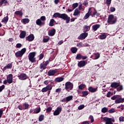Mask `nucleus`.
<instances>
[{"instance_id":"bb28decb","label":"nucleus","mask_w":124,"mask_h":124,"mask_svg":"<svg viewBox=\"0 0 124 124\" xmlns=\"http://www.w3.org/2000/svg\"><path fill=\"white\" fill-rule=\"evenodd\" d=\"M91 29V26H87V25H84L83 26V30L84 32H87V31H89Z\"/></svg>"},{"instance_id":"8fccbe9b","label":"nucleus","mask_w":124,"mask_h":124,"mask_svg":"<svg viewBox=\"0 0 124 124\" xmlns=\"http://www.w3.org/2000/svg\"><path fill=\"white\" fill-rule=\"evenodd\" d=\"M77 60H80L82 59V55L81 54H78L76 57Z\"/></svg>"},{"instance_id":"37998d69","label":"nucleus","mask_w":124,"mask_h":124,"mask_svg":"<svg viewBox=\"0 0 124 124\" xmlns=\"http://www.w3.org/2000/svg\"><path fill=\"white\" fill-rule=\"evenodd\" d=\"M3 3H7V0H0V5H2Z\"/></svg>"},{"instance_id":"5fc2aeb1","label":"nucleus","mask_w":124,"mask_h":124,"mask_svg":"<svg viewBox=\"0 0 124 124\" xmlns=\"http://www.w3.org/2000/svg\"><path fill=\"white\" fill-rule=\"evenodd\" d=\"M44 57V54H43V53H41L39 55V60L40 61L42 60V59H43Z\"/></svg>"},{"instance_id":"79ce46f5","label":"nucleus","mask_w":124,"mask_h":124,"mask_svg":"<svg viewBox=\"0 0 124 124\" xmlns=\"http://www.w3.org/2000/svg\"><path fill=\"white\" fill-rule=\"evenodd\" d=\"M41 20H42L44 23H45V21H46V16H42L40 18H39Z\"/></svg>"},{"instance_id":"4d7b16f0","label":"nucleus","mask_w":124,"mask_h":124,"mask_svg":"<svg viewBox=\"0 0 124 124\" xmlns=\"http://www.w3.org/2000/svg\"><path fill=\"white\" fill-rule=\"evenodd\" d=\"M87 13H88V14L92 16V13H93V10H92V8H90L89 9L88 12Z\"/></svg>"},{"instance_id":"c9c22d12","label":"nucleus","mask_w":124,"mask_h":124,"mask_svg":"<svg viewBox=\"0 0 124 124\" xmlns=\"http://www.w3.org/2000/svg\"><path fill=\"white\" fill-rule=\"evenodd\" d=\"M102 113H107L108 112V108L106 107H104L101 109Z\"/></svg>"},{"instance_id":"bf43d9fd","label":"nucleus","mask_w":124,"mask_h":124,"mask_svg":"<svg viewBox=\"0 0 124 124\" xmlns=\"http://www.w3.org/2000/svg\"><path fill=\"white\" fill-rule=\"evenodd\" d=\"M21 47H22V44L18 43L16 45V48H20Z\"/></svg>"},{"instance_id":"58836bf2","label":"nucleus","mask_w":124,"mask_h":124,"mask_svg":"<svg viewBox=\"0 0 124 124\" xmlns=\"http://www.w3.org/2000/svg\"><path fill=\"white\" fill-rule=\"evenodd\" d=\"M85 88H86V85L85 84H80L78 86V89L79 90H83Z\"/></svg>"},{"instance_id":"9b49d317","label":"nucleus","mask_w":124,"mask_h":124,"mask_svg":"<svg viewBox=\"0 0 124 124\" xmlns=\"http://www.w3.org/2000/svg\"><path fill=\"white\" fill-rule=\"evenodd\" d=\"M58 72V70L55 69V70H49L47 72V75L48 76H55L56 73Z\"/></svg>"},{"instance_id":"72a5a7b5","label":"nucleus","mask_w":124,"mask_h":124,"mask_svg":"<svg viewBox=\"0 0 124 124\" xmlns=\"http://www.w3.org/2000/svg\"><path fill=\"white\" fill-rule=\"evenodd\" d=\"M71 51L73 54H76L77 51H78V49L77 47H73L71 48Z\"/></svg>"},{"instance_id":"ea45409f","label":"nucleus","mask_w":124,"mask_h":124,"mask_svg":"<svg viewBox=\"0 0 124 124\" xmlns=\"http://www.w3.org/2000/svg\"><path fill=\"white\" fill-rule=\"evenodd\" d=\"M84 108H85V105L82 104L79 106L78 109V110H82V109H84Z\"/></svg>"},{"instance_id":"69168bd1","label":"nucleus","mask_w":124,"mask_h":124,"mask_svg":"<svg viewBox=\"0 0 124 124\" xmlns=\"http://www.w3.org/2000/svg\"><path fill=\"white\" fill-rule=\"evenodd\" d=\"M83 4L85 6H87V5L89 4V2H88V1H84V2L83 3Z\"/></svg>"},{"instance_id":"4468645a","label":"nucleus","mask_w":124,"mask_h":124,"mask_svg":"<svg viewBox=\"0 0 124 124\" xmlns=\"http://www.w3.org/2000/svg\"><path fill=\"white\" fill-rule=\"evenodd\" d=\"M7 81L8 84H12L13 82V75L12 74H10L7 76Z\"/></svg>"},{"instance_id":"49530a36","label":"nucleus","mask_w":124,"mask_h":124,"mask_svg":"<svg viewBox=\"0 0 124 124\" xmlns=\"http://www.w3.org/2000/svg\"><path fill=\"white\" fill-rule=\"evenodd\" d=\"M89 119L90 120L91 123H93V122H94V119H93V115H90Z\"/></svg>"},{"instance_id":"39448f33","label":"nucleus","mask_w":124,"mask_h":124,"mask_svg":"<svg viewBox=\"0 0 124 124\" xmlns=\"http://www.w3.org/2000/svg\"><path fill=\"white\" fill-rule=\"evenodd\" d=\"M65 89L67 92H70L73 89V83L68 81L65 84Z\"/></svg>"},{"instance_id":"ddd939ff","label":"nucleus","mask_w":124,"mask_h":124,"mask_svg":"<svg viewBox=\"0 0 124 124\" xmlns=\"http://www.w3.org/2000/svg\"><path fill=\"white\" fill-rule=\"evenodd\" d=\"M73 99V96L72 95H70V96H68L65 98H64L63 99H62L61 101L62 102H68L69 101H71V100L72 99Z\"/></svg>"},{"instance_id":"603ef678","label":"nucleus","mask_w":124,"mask_h":124,"mask_svg":"<svg viewBox=\"0 0 124 124\" xmlns=\"http://www.w3.org/2000/svg\"><path fill=\"white\" fill-rule=\"evenodd\" d=\"M40 111H41V108H36L35 114H38V113H40Z\"/></svg>"},{"instance_id":"20e7f679","label":"nucleus","mask_w":124,"mask_h":124,"mask_svg":"<svg viewBox=\"0 0 124 124\" xmlns=\"http://www.w3.org/2000/svg\"><path fill=\"white\" fill-rule=\"evenodd\" d=\"M36 53L35 52H31L29 55L28 58L29 60L31 62H36V59L35 58V57Z\"/></svg>"},{"instance_id":"4c0bfd02","label":"nucleus","mask_w":124,"mask_h":124,"mask_svg":"<svg viewBox=\"0 0 124 124\" xmlns=\"http://www.w3.org/2000/svg\"><path fill=\"white\" fill-rule=\"evenodd\" d=\"M2 22L6 23H7V22H8V16L4 17L2 20Z\"/></svg>"},{"instance_id":"0eeeda50","label":"nucleus","mask_w":124,"mask_h":124,"mask_svg":"<svg viewBox=\"0 0 124 124\" xmlns=\"http://www.w3.org/2000/svg\"><path fill=\"white\" fill-rule=\"evenodd\" d=\"M17 77L18 79L21 80V81H25V80H27L28 78V76L24 73H21L18 75Z\"/></svg>"},{"instance_id":"f3484780","label":"nucleus","mask_w":124,"mask_h":124,"mask_svg":"<svg viewBox=\"0 0 124 124\" xmlns=\"http://www.w3.org/2000/svg\"><path fill=\"white\" fill-rule=\"evenodd\" d=\"M107 37V33H101V34L99 36V39L103 40L104 39H106Z\"/></svg>"},{"instance_id":"052dcab7","label":"nucleus","mask_w":124,"mask_h":124,"mask_svg":"<svg viewBox=\"0 0 124 124\" xmlns=\"http://www.w3.org/2000/svg\"><path fill=\"white\" fill-rule=\"evenodd\" d=\"M18 108L19 110H24V107H23V106H22V105H19L18 106Z\"/></svg>"},{"instance_id":"412c9836","label":"nucleus","mask_w":124,"mask_h":124,"mask_svg":"<svg viewBox=\"0 0 124 124\" xmlns=\"http://www.w3.org/2000/svg\"><path fill=\"white\" fill-rule=\"evenodd\" d=\"M119 86L120 83L118 82H112L111 84L110 87H111V88H114V89H117V88H118V87H119Z\"/></svg>"},{"instance_id":"423d86ee","label":"nucleus","mask_w":124,"mask_h":124,"mask_svg":"<svg viewBox=\"0 0 124 124\" xmlns=\"http://www.w3.org/2000/svg\"><path fill=\"white\" fill-rule=\"evenodd\" d=\"M104 121L105 124H113V123H115V119L113 118L104 117Z\"/></svg>"},{"instance_id":"a878e982","label":"nucleus","mask_w":124,"mask_h":124,"mask_svg":"<svg viewBox=\"0 0 124 124\" xmlns=\"http://www.w3.org/2000/svg\"><path fill=\"white\" fill-rule=\"evenodd\" d=\"M81 12L79 11V9H76L74 12L73 16H80V14Z\"/></svg>"},{"instance_id":"5701e85b","label":"nucleus","mask_w":124,"mask_h":124,"mask_svg":"<svg viewBox=\"0 0 124 124\" xmlns=\"http://www.w3.org/2000/svg\"><path fill=\"white\" fill-rule=\"evenodd\" d=\"M47 66L45 65V63L43 62L40 64L39 68L40 69H43V70L46 69Z\"/></svg>"},{"instance_id":"13d9d810","label":"nucleus","mask_w":124,"mask_h":124,"mask_svg":"<svg viewBox=\"0 0 124 124\" xmlns=\"http://www.w3.org/2000/svg\"><path fill=\"white\" fill-rule=\"evenodd\" d=\"M115 112V108H111L108 110V112L110 114H112V113H114Z\"/></svg>"},{"instance_id":"7ed1b4c3","label":"nucleus","mask_w":124,"mask_h":124,"mask_svg":"<svg viewBox=\"0 0 124 124\" xmlns=\"http://www.w3.org/2000/svg\"><path fill=\"white\" fill-rule=\"evenodd\" d=\"M117 22V19L114 17V15H110L108 16V23L110 25H113Z\"/></svg>"},{"instance_id":"c03bdc74","label":"nucleus","mask_w":124,"mask_h":124,"mask_svg":"<svg viewBox=\"0 0 124 124\" xmlns=\"http://www.w3.org/2000/svg\"><path fill=\"white\" fill-rule=\"evenodd\" d=\"M82 96H86V95H88L89 94V92L88 91H83L82 92Z\"/></svg>"},{"instance_id":"c756f323","label":"nucleus","mask_w":124,"mask_h":124,"mask_svg":"<svg viewBox=\"0 0 124 124\" xmlns=\"http://www.w3.org/2000/svg\"><path fill=\"white\" fill-rule=\"evenodd\" d=\"M55 23H56V21H55V19H51L49 21L48 25L49 26V27H53L54 24H55Z\"/></svg>"},{"instance_id":"b1692460","label":"nucleus","mask_w":124,"mask_h":124,"mask_svg":"<svg viewBox=\"0 0 124 124\" xmlns=\"http://www.w3.org/2000/svg\"><path fill=\"white\" fill-rule=\"evenodd\" d=\"M27 32L25 31H22L20 34H19L20 38L23 39L26 37Z\"/></svg>"},{"instance_id":"473e14b6","label":"nucleus","mask_w":124,"mask_h":124,"mask_svg":"<svg viewBox=\"0 0 124 124\" xmlns=\"http://www.w3.org/2000/svg\"><path fill=\"white\" fill-rule=\"evenodd\" d=\"M15 14L17 16L18 15L19 16H23V12H22V10L16 11Z\"/></svg>"},{"instance_id":"e2e57ef3","label":"nucleus","mask_w":124,"mask_h":124,"mask_svg":"<svg viewBox=\"0 0 124 124\" xmlns=\"http://www.w3.org/2000/svg\"><path fill=\"white\" fill-rule=\"evenodd\" d=\"M52 111V108L51 107H48L46 109V112H51Z\"/></svg>"},{"instance_id":"f8f14e48","label":"nucleus","mask_w":124,"mask_h":124,"mask_svg":"<svg viewBox=\"0 0 124 124\" xmlns=\"http://www.w3.org/2000/svg\"><path fill=\"white\" fill-rule=\"evenodd\" d=\"M88 35V33L85 32L84 33H82L80 34V35L78 37V39L80 40H84Z\"/></svg>"},{"instance_id":"2eb2a0df","label":"nucleus","mask_w":124,"mask_h":124,"mask_svg":"<svg viewBox=\"0 0 124 124\" xmlns=\"http://www.w3.org/2000/svg\"><path fill=\"white\" fill-rule=\"evenodd\" d=\"M26 40H28L29 42L33 41L34 40V35L33 34H31L26 37Z\"/></svg>"},{"instance_id":"2f4dec72","label":"nucleus","mask_w":124,"mask_h":124,"mask_svg":"<svg viewBox=\"0 0 124 124\" xmlns=\"http://www.w3.org/2000/svg\"><path fill=\"white\" fill-rule=\"evenodd\" d=\"M93 55L94 56V58H93V59L94 60H97L98 59H99V58L100 57V54H99V53L97 52L94 53Z\"/></svg>"},{"instance_id":"6e6552de","label":"nucleus","mask_w":124,"mask_h":124,"mask_svg":"<svg viewBox=\"0 0 124 124\" xmlns=\"http://www.w3.org/2000/svg\"><path fill=\"white\" fill-rule=\"evenodd\" d=\"M52 90V84H48L46 87H44L42 90V93H46L48 91H51Z\"/></svg>"},{"instance_id":"de8ad7c7","label":"nucleus","mask_w":124,"mask_h":124,"mask_svg":"<svg viewBox=\"0 0 124 124\" xmlns=\"http://www.w3.org/2000/svg\"><path fill=\"white\" fill-rule=\"evenodd\" d=\"M90 14H89V13H87L85 15V16H84V20H87V19H88V18H89L90 17Z\"/></svg>"},{"instance_id":"393cba45","label":"nucleus","mask_w":124,"mask_h":124,"mask_svg":"<svg viewBox=\"0 0 124 124\" xmlns=\"http://www.w3.org/2000/svg\"><path fill=\"white\" fill-rule=\"evenodd\" d=\"M88 91L91 92V93H95V92H97V87L94 88L93 87H90L88 88Z\"/></svg>"},{"instance_id":"a19ab883","label":"nucleus","mask_w":124,"mask_h":124,"mask_svg":"<svg viewBox=\"0 0 124 124\" xmlns=\"http://www.w3.org/2000/svg\"><path fill=\"white\" fill-rule=\"evenodd\" d=\"M43 120H44V115H41L39 117V122H42V121H43Z\"/></svg>"},{"instance_id":"4be33fe9","label":"nucleus","mask_w":124,"mask_h":124,"mask_svg":"<svg viewBox=\"0 0 124 124\" xmlns=\"http://www.w3.org/2000/svg\"><path fill=\"white\" fill-rule=\"evenodd\" d=\"M124 102V98H119L115 101V103L116 104H119V103H123Z\"/></svg>"},{"instance_id":"c85d7f7f","label":"nucleus","mask_w":124,"mask_h":124,"mask_svg":"<svg viewBox=\"0 0 124 124\" xmlns=\"http://www.w3.org/2000/svg\"><path fill=\"white\" fill-rule=\"evenodd\" d=\"M21 23H23L25 25H26V24H29V23H30V19L23 18L21 20Z\"/></svg>"},{"instance_id":"a211bd4d","label":"nucleus","mask_w":124,"mask_h":124,"mask_svg":"<svg viewBox=\"0 0 124 124\" xmlns=\"http://www.w3.org/2000/svg\"><path fill=\"white\" fill-rule=\"evenodd\" d=\"M36 24L38 26L41 27V26H44V25H45V22H43L42 20H41L40 19H38L36 20Z\"/></svg>"},{"instance_id":"3c124183","label":"nucleus","mask_w":124,"mask_h":124,"mask_svg":"<svg viewBox=\"0 0 124 124\" xmlns=\"http://www.w3.org/2000/svg\"><path fill=\"white\" fill-rule=\"evenodd\" d=\"M109 10L110 12H115V11H116V8L115 7H111L110 8Z\"/></svg>"},{"instance_id":"f704fd0d","label":"nucleus","mask_w":124,"mask_h":124,"mask_svg":"<svg viewBox=\"0 0 124 124\" xmlns=\"http://www.w3.org/2000/svg\"><path fill=\"white\" fill-rule=\"evenodd\" d=\"M23 107H24V110H27V109H29V107H30V105L28 104L27 102L24 103L23 104Z\"/></svg>"},{"instance_id":"9d476101","label":"nucleus","mask_w":124,"mask_h":124,"mask_svg":"<svg viewBox=\"0 0 124 124\" xmlns=\"http://www.w3.org/2000/svg\"><path fill=\"white\" fill-rule=\"evenodd\" d=\"M87 63H88V62L82 60L78 62V67H84V66H86L87 65Z\"/></svg>"},{"instance_id":"e433bc0d","label":"nucleus","mask_w":124,"mask_h":124,"mask_svg":"<svg viewBox=\"0 0 124 124\" xmlns=\"http://www.w3.org/2000/svg\"><path fill=\"white\" fill-rule=\"evenodd\" d=\"M78 5H79V4L78 3H73L72 6L73 10H74V9H75L76 7H78Z\"/></svg>"},{"instance_id":"cd10ccee","label":"nucleus","mask_w":124,"mask_h":124,"mask_svg":"<svg viewBox=\"0 0 124 124\" xmlns=\"http://www.w3.org/2000/svg\"><path fill=\"white\" fill-rule=\"evenodd\" d=\"M64 78L63 77H59L55 79V82H58V83H60V82H62L63 81Z\"/></svg>"},{"instance_id":"774afa93","label":"nucleus","mask_w":124,"mask_h":124,"mask_svg":"<svg viewBox=\"0 0 124 124\" xmlns=\"http://www.w3.org/2000/svg\"><path fill=\"white\" fill-rule=\"evenodd\" d=\"M62 91V89L61 88H58V89H57L56 90V93H61V92Z\"/></svg>"},{"instance_id":"dca6fc26","label":"nucleus","mask_w":124,"mask_h":124,"mask_svg":"<svg viewBox=\"0 0 124 124\" xmlns=\"http://www.w3.org/2000/svg\"><path fill=\"white\" fill-rule=\"evenodd\" d=\"M77 46L78 48H81V47H89L88 44H83L82 42L78 43L77 44Z\"/></svg>"},{"instance_id":"7c9ffc66","label":"nucleus","mask_w":124,"mask_h":124,"mask_svg":"<svg viewBox=\"0 0 124 124\" xmlns=\"http://www.w3.org/2000/svg\"><path fill=\"white\" fill-rule=\"evenodd\" d=\"M12 68V64L9 63L6 66H4L3 69L6 70V69H10Z\"/></svg>"},{"instance_id":"0e129e2a","label":"nucleus","mask_w":124,"mask_h":124,"mask_svg":"<svg viewBox=\"0 0 124 124\" xmlns=\"http://www.w3.org/2000/svg\"><path fill=\"white\" fill-rule=\"evenodd\" d=\"M111 1H112V0H106V2L107 4L109 5V4H111Z\"/></svg>"},{"instance_id":"a18cd8bd","label":"nucleus","mask_w":124,"mask_h":124,"mask_svg":"<svg viewBox=\"0 0 124 124\" xmlns=\"http://www.w3.org/2000/svg\"><path fill=\"white\" fill-rule=\"evenodd\" d=\"M113 95V93H111V92H108L107 94V97H111Z\"/></svg>"},{"instance_id":"6ab92c4d","label":"nucleus","mask_w":124,"mask_h":124,"mask_svg":"<svg viewBox=\"0 0 124 124\" xmlns=\"http://www.w3.org/2000/svg\"><path fill=\"white\" fill-rule=\"evenodd\" d=\"M100 28V24H95L92 26V31H96L98 29Z\"/></svg>"},{"instance_id":"f03ea898","label":"nucleus","mask_w":124,"mask_h":124,"mask_svg":"<svg viewBox=\"0 0 124 124\" xmlns=\"http://www.w3.org/2000/svg\"><path fill=\"white\" fill-rule=\"evenodd\" d=\"M26 51H27L26 48H23L22 49H21V50L17 51L15 53V56L16 58H22L24 54L26 53Z\"/></svg>"},{"instance_id":"680f3d73","label":"nucleus","mask_w":124,"mask_h":124,"mask_svg":"<svg viewBox=\"0 0 124 124\" xmlns=\"http://www.w3.org/2000/svg\"><path fill=\"white\" fill-rule=\"evenodd\" d=\"M5 88V86H4V85H2V86H0V93L1 92H2V90H3Z\"/></svg>"},{"instance_id":"338daca9","label":"nucleus","mask_w":124,"mask_h":124,"mask_svg":"<svg viewBox=\"0 0 124 124\" xmlns=\"http://www.w3.org/2000/svg\"><path fill=\"white\" fill-rule=\"evenodd\" d=\"M124 116L120 117H119V121H120V122H124Z\"/></svg>"},{"instance_id":"6e6d98bb","label":"nucleus","mask_w":124,"mask_h":124,"mask_svg":"<svg viewBox=\"0 0 124 124\" xmlns=\"http://www.w3.org/2000/svg\"><path fill=\"white\" fill-rule=\"evenodd\" d=\"M50 39H49V38H43V42H44V43H46V42H48V41H49Z\"/></svg>"},{"instance_id":"09e8293b","label":"nucleus","mask_w":124,"mask_h":124,"mask_svg":"<svg viewBox=\"0 0 124 124\" xmlns=\"http://www.w3.org/2000/svg\"><path fill=\"white\" fill-rule=\"evenodd\" d=\"M123 89V85H119V86L118 87L117 90L118 92H120V91H122Z\"/></svg>"},{"instance_id":"1a4fd4ad","label":"nucleus","mask_w":124,"mask_h":124,"mask_svg":"<svg viewBox=\"0 0 124 124\" xmlns=\"http://www.w3.org/2000/svg\"><path fill=\"white\" fill-rule=\"evenodd\" d=\"M62 110V107H58L53 112L54 116H59L60 114H61V112Z\"/></svg>"},{"instance_id":"f257e3e1","label":"nucleus","mask_w":124,"mask_h":124,"mask_svg":"<svg viewBox=\"0 0 124 124\" xmlns=\"http://www.w3.org/2000/svg\"><path fill=\"white\" fill-rule=\"evenodd\" d=\"M53 18H60L64 21H66V24H68L70 22V17L66 14H61L60 13H55L53 15Z\"/></svg>"},{"instance_id":"864d4df0","label":"nucleus","mask_w":124,"mask_h":124,"mask_svg":"<svg viewBox=\"0 0 124 124\" xmlns=\"http://www.w3.org/2000/svg\"><path fill=\"white\" fill-rule=\"evenodd\" d=\"M30 113L31 114H35V109H34V108L31 109L30 110Z\"/></svg>"},{"instance_id":"aec40b11","label":"nucleus","mask_w":124,"mask_h":124,"mask_svg":"<svg viewBox=\"0 0 124 124\" xmlns=\"http://www.w3.org/2000/svg\"><path fill=\"white\" fill-rule=\"evenodd\" d=\"M56 33V30L53 29L51 30L48 31V34L49 36H54Z\"/></svg>"}]
</instances>
